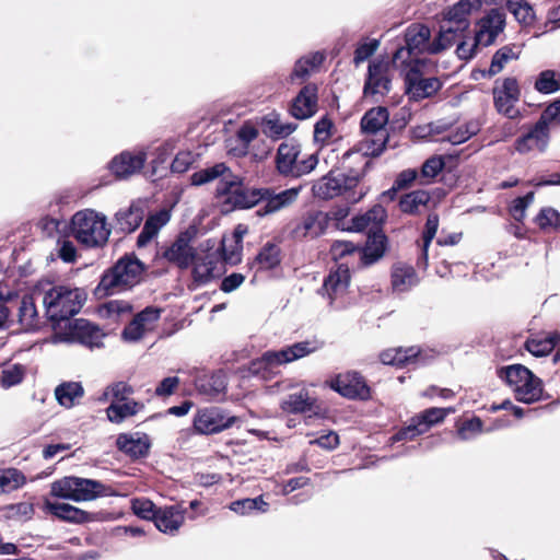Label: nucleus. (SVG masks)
I'll list each match as a JSON object with an SVG mask.
<instances>
[{
	"instance_id": "obj_1",
	"label": "nucleus",
	"mask_w": 560,
	"mask_h": 560,
	"mask_svg": "<svg viewBox=\"0 0 560 560\" xmlns=\"http://www.w3.org/2000/svg\"><path fill=\"white\" fill-rule=\"evenodd\" d=\"M388 121V110L385 107H376L368 110L361 119V128L363 132L372 136L360 143L358 149H352L343 154V161L351 158H360L364 160V167L370 166L369 155H380L387 142V132L385 126Z\"/></svg>"
},
{
	"instance_id": "obj_2",
	"label": "nucleus",
	"mask_w": 560,
	"mask_h": 560,
	"mask_svg": "<svg viewBox=\"0 0 560 560\" xmlns=\"http://www.w3.org/2000/svg\"><path fill=\"white\" fill-rule=\"evenodd\" d=\"M323 343L316 339L295 342L280 350L266 351L260 358L253 360L248 365L252 375L268 378L273 370L307 357L322 348Z\"/></svg>"
},
{
	"instance_id": "obj_3",
	"label": "nucleus",
	"mask_w": 560,
	"mask_h": 560,
	"mask_svg": "<svg viewBox=\"0 0 560 560\" xmlns=\"http://www.w3.org/2000/svg\"><path fill=\"white\" fill-rule=\"evenodd\" d=\"M70 232L84 247L101 248L109 238L110 228L105 214L93 209H84L73 214Z\"/></svg>"
},
{
	"instance_id": "obj_4",
	"label": "nucleus",
	"mask_w": 560,
	"mask_h": 560,
	"mask_svg": "<svg viewBox=\"0 0 560 560\" xmlns=\"http://www.w3.org/2000/svg\"><path fill=\"white\" fill-rule=\"evenodd\" d=\"M359 248L348 241H336L330 246L331 258L338 264L337 269L330 271L322 287V293L327 295L329 303L343 295L350 283L348 258L358 255Z\"/></svg>"
},
{
	"instance_id": "obj_5",
	"label": "nucleus",
	"mask_w": 560,
	"mask_h": 560,
	"mask_svg": "<svg viewBox=\"0 0 560 560\" xmlns=\"http://www.w3.org/2000/svg\"><path fill=\"white\" fill-rule=\"evenodd\" d=\"M86 300L82 289L57 285L45 292L43 303L49 320L59 323L78 314Z\"/></svg>"
},
{
	"instance_id": "obj_6",
	"label": "nucleus",
	"mask_w": 560,
	"mask_h": 560,
	"mask_svg": "<svg viewBox=\"0 0 560 560\" xmlns=\"http://www.w3.org/2000/svg\"><path fill=\"white\" fill-rule=\"evenodd\" d=\"M142 271V262L135 256L126 255L104 272L96 292L100 295H112L126 290L139 281Z\"/></svg>"
},
{
	"instance_id": "obj_7",
	"label": "nucleus",
	"mask_w": 560,
	"mask_h": 560,
	"mask_svg": "<svg viewBox=\"0 0 560 560\" xmlns=\"http://www.w3.org/2000/svg\"><path fill=\"white\" fill-rule=\"evenodd\" d=\"M50 494L60 499L83 502L112 495L113 490L98 480L68 476L51 483Z\"/></svg>"
},
{
	"instance_id": "obj_8",
	"label": "nucleus",
	"mask_w": 560,
	"mask_h": 560,
	"mask_svg": "<svg viewBox=\"0 0 560 560\" xmlns=\"http://www.w3.org/2000/svg\"><path fill=\"white\" fill-rule=\"evenodd\" d=\"M498 376L513 390L516 400L533 404L542 396L541 381L522 364L503 366Z\"/></svg>"
},
{
	"instance_id": "obj_9",
	"label": "nucleus",
	"mask_w": 560,
	"mask_h": 560,
	"mask_svg": "<svg viewBox=\"0 0 560 560\" xmlns=\"http://www.w3.org/2000/svg\"><path fill=\"white\" fill-rule=\"evenodd\" d=\"M404 62V80L406 94L411 101H420L434 95L442 86L435 77H424L427 61L424 59H410Z\"/></svg>"
},
{
	"instance_id": "obj_10",
	"label": "nucleus",
	"mask_w": 560,
	"mask_h": 560,
	"mask_svg": "<svg viewBox=\"0 0 560 560\" xmlns=\"http://www.w3.org/2000/svg\"><path fill=\"white\" fill-rule=\"evenodd\" d=\"M300 144L282 142L277 150L276 165L283 176L301 177L311 173L318 164V156L312 153L300 158Z\"/></svg>"
},
{
	"instance_id": "obj_11",
	"label": "nucleus",
	"mask_w": 560,
	"mask_h": 560,
	"mask_svg": "<svg viewBox=\"0 0 560 560\" xmlns=\"http://www.w3.org/2000/svg\"><path fill=\"white\" fill-rule=\"evenodd\" d=\"M393 78L394 68L388 60L374 59L370 61L363 85L364 97L378 102L390 92Z\"/></svg>"
},
{
	"instance_id": "obj_12",
	"label": "nucleus",
	"mask_w": 560,
	"mask_h": 560,
	"mask_svg": "<svg viewBox=\"0 0 560 560\" xmlns=\"http://www.w3.org/2000/svg\"><path fill=\"white\" fill-rule=\"evenodd\" d=\"M366 168L363 166L361 174L357 173L352 176H346L343 173L331 171L313 185V194L319 199H332L343 191L352 189Z\"/></svg>"
},
{
	"instance_id": "obj_13",
	"label": "nucleus",
	"mask_w": 560,
	"mask_h": 560,
	"mask_svg": "<svg viewBox=\"0 0 560 560\" xmlns=\"http://www.w3.org/2000/svg\"><path fill=\"white\" fill-rule=\"evenodd\" d=\"M521 97V90L515 78H505L502 83L493 88V103L497 112L509 119H517L521 116L516 107Z\"/></svg>"
},
{
	"instance_id": "obj_14",
	"label": "nucleus",
	"mask_w": 560,
	"mask_h": 560,
	"mask_svg": "<svg viewBox=\"0 0 560 560\" xmlns=\"http://www.w3.org/2000/svg\"><path fill=\"white\" fill-rule=\"evenodd\" d=\"M147 158L148 153L144 148L125 150L110 160L108 168L115 177L125 179L139 173L143 168Z\"/></svg>"
},
{
	"instance_id": "obj_15",
	"label": "nucleus",
	"mask_w": 560,
	"mask_h": 560,
	"mask_svg": "<svg viewBox=\"0 0 560 560\" xmlns=\"http://www.w3.org/2000/svg\"><path fill=\"white\" fill-rule=\"evenodd\" d=\"M235 420V417L226 416L220 408H203L194 418V429L200 434H213L231 428Z\"/></svg>"
},
{
	"instance_id": "obj_16",
	"label": "nucleus",
	"mask_w": 560,
	"mask_h": 560,
	"mask_svg": "<svg viewBox=\"0 0 560 560\" xmlns=\"http://www.w3.org/2000/svg\"><path fill=\"white\" fill-rule=\"evenodd\" d=\"M432 358V351H427L415 346L409 348L387 349L380 354V360L383 364L399 368L409 366L411 364H425Z\"/></svg>"
},
{
	"instance_id": "obj_17",
	"label": "nucleus",
	"mask_w": 560,
	"mask_h": 560,
	"mask_svg": "<svg viewBox=\"0 0 560 560\" xmlns=\"http://www.w3.org/2000/svg\"><path fill=\"white\" fill-rule=\"evenodd\" d=\"M328 386L341 396L350 399H368L370 388L358 372L338 374L327 382Z\"/></svg>"
},
{
	"instance_id": "obj_18",
	"label": "nucleus",
	"mask_w": 560,
	"mask_h": 560,
	"mask_svg": "<svg viewBox=\"0 0 560 560\" xmlns=\"http://www.w3.org/2000/svg\"><path fill=\"white\" fill-rule=\"evenodd\" d=\"M430 30L421 24L410 25L405 33L406 47L398 48L394 56L393 62H397L406 55L408 60L413 59L411 56L418 52H428L430 46Z\"/></svg>"
},
{
	"instance_id": "obj_19",
	"label": "nucleus",
	"mask_w": 560,
	"mask_h": 560,
	"mask_svg": "<svg viewBox=\"0 0 560 560\" xmlns=\"http://www.w3.org/2000/svg\"><path fill=\"white\" fill-rule=\"evenodd\" d=\"M218 179L217 194L221 196L222 192L229 190L231 185L235 183L236 175H234L224 163H217L210 167L195 172L190 176V182L194 186H201Z\"/></svg>"
},
{
	"instance_id": "obj_20",
	"label": "nucleus",
	"mask_w": 560,
	"mask_h": 560,
	"mask_svg": "<svg viewBox=\"0 0 560 560\" xmlns=\"http://www.w3.org/2000/svg\"><path fill=\"white\" fill-rule=\"evenodd\" d=\"M220 257L217 252L195 254L192 258V289L205 285L214 279L221 271L218 269Z\"/></svg>"
},
{
	"instance_id": "obj_21",
	"label": "nucleus",
	"mask_w": 560,
	"mask_h": 560,
	"mask_svg": "<svg viewBox=\"0 0 560 560\" xmlns=\"http://www.w3.org/2000/svg\"><path fill=\"white\" fill-rule=\"evenodd\" d=\"M300 190L301 187H298L276 192L272 188H261L260 202L264 205L257 209L256 214L258 217L270 215L289 207L296 200Z\"/></svg>"
},
{
	"instance_id": "obj_22",
	"label": "nucleus",
	"mask_w": 560,
	"mask_h": 560,
	"mask_svg": "<svg viewBox=\"0 0 560 560\" xmlns=\"http://www.w3.org/2000/svg\"><path fill=\"white\" fill-rule=\"evenodd\" d=\"M505 26V13L501 9L490 10L479 22L476 33V45L487 47L492 45Z\"/></svg>"
},
{
	"instance_id": "obj_23",
	"label": "nucleus",
	"mask_w": 560,
	"mask_h": 560,
	"mask_svg": "<svg viewBox=\"0 0 560 560\" xmlns=\"http://www.w3.org/2000/svg\"><path fill=\"white\" fill-rule=\"evenodd\" d=\"M317 85L308 83L304 85L299 94L292 100L290 114L300 120L314 116L317 112Z\"/></svg>"
},
{
	"instance_id": "obj_24",
	"label": "nucleus",
	"mask_w": 560,
	"mask_h": 560,
	"mask_svg": "<svg viewBox=\"0 0 560 560\" xmlns=\"http://www.w3.org/2000/svg\"><path fill=\"white\" fill-rule=\"evenodd\" d=\"M221 196H225L224 202L231 207L246 209L257 206L261 200L262 192L261 188H244L240 177L236 176L235 183Z\"/></svg>"
},
{
	"instance_id": "obj_25",
	"label": "nucleus",
	"mask_w": 560,
	"mask_h": 560,
	"mask_svg": "<svg viewBox=\"0 0 560 560\" xmlns=\"http://www.w3.org/2000/svg\"><path fill=\"white\" fill-rule=\"evenodd\" d=\"M550 130L538 121L522 137L515 141V151L527 154L534 150L544 152L549 144Z\"/></svg>"
},
{
	"instance_id": "obj_26",
	"label": "nucleus",
	"mask_w": 560,
	"mask_h": 560,
	"mask_svg": "<svg viewBox=\"0 0 560 560\" xmlns=\"http://www.w3.org/2000/svg\"><path fill=\"white\" fill-rule=\"evenodd\" d=\"M195 254L190 245V235L188 232L180 233L162 253L167 261L182 269H186L191 264Z\"/></svg>"
},
{
	"instance_id": "obj_27",
	"label": "nucleus",
	"mask_w": 560,
	"mask_h": 560,
	"mask_svg": "<svg viewBox=\"0 0 560 560\" xmlns=\"http://www.w3.org/2000/svg\"><path fill=\"white\" fill-rule=\"evenodd\" d=\"M145 207V200L137 199L128 208L117 211L115 214L117 228L124 233L136 231L143 220Z\"/></svg>"
},
{
	"instance_id": "obj_28",
	"label": "nucleus",
	"mask_w": 560,
	"mask_h": 560,
	"mask_svg": "<svg viewBox=\"0 0 560 560\" xmlns=\"http://www.w3.org/2000/svg\"><path fill=\"white\" fill-rule=\"evenodd\" d=\"M184 514L179 505L160 508L155 511L154 524L160 532L174 535L184 523Z\"/></svg>"
},
{
	"instance_id": "obj_29",
	"label": "nucleus",
	"mask_w": 560,
	"mask_h": 560,
	"mask_svg": "<svg viewBox=\"0 0 560 560\" xmlns=\"http://www.w3.org/2000/svg\"><path fill=\"white\" fill-rule=\"evenodd\" d=\"M325 60L323 52L316 51L305 55L294 63L289 81L292 84L304 83L314 72H316Z\"/></svg>"
},
{
	"instance_id": "obj_30",
	"label": "nucleus",
	"mask_w": 560,
	"mask_h": 560,
	"mask_svg": "<svg viewBox=\"0 0 560 560\" xmlns=\"http://www.w3.org/2000/svg\"><path fill=\"white\" fill-rule=\"evenodd\" d=\"M482 0H460L454 4L445 14V24L453 25L460 32L469 26L468 15L480 9Z\"/></svg>"
},
{
	"instance_id": "obj_31",
	"label": "nucleus",
	"mask_w": 560,
	"mask_h": 560,
	"mask_svg": "<svg viewBox=\"0 0 560 560\" xmlns=\"http://www.w3.org/2000/svg\"><path fill=\"white\" fill-rule=\"evenodd\" d=\"M13 308L18 310L19 322L24 330H35L39 327V317L34 299L30 295L20 296L13 292Z\"/></svg>"
},
{
	"instance_id": "obj_32",
	"label": "nucleus",
	"mask_w": 560,
	"mask_h": 560,
	"mask_svg": "<svg viewBox=\"0 0 560 560\" xmlns=\"http://www.w3.org/2000/svg\"><path fill=\"white\" fill-rule=\"evenodd\" d=\"M45 510L54 516L73 524H83L94 520L93 515L69 503L45 501Z\"/></svg>"
},
{
	"instance_id": "obj_33",
	"label": "nucleus",
	"mask_w": 560,
	"mask_h": 560,
	"mask_svg": "<svg viewBox=\"0 0 560 560\" xmlns=\"http://www.w3.org/2000/svg\"><path fill=\"white\" fill-rule=\"evenodd\" d=\"M199 394L208 399L220 398L226 389V378L223 372L218 371L212 374H202L195 381Z\"/></svg>"
},
{
	"instance_id": "obj_34",
	"label": "nucleus",
	"mask_w": 560,
	"mask_h": 560,
	"mask_svg": "<svg viewBox=\"0 0 560 560\" xmlns=\"http://www.w3.org/2000/svg\"><path fill=\"white\" fill-rule=\"evenodd\" d=\"M392 288L397 293L411 290L419 283V277L411 265L398 261L392 267Z\"/></svg>"
},
{
	"instance_id": "obj_35",
	"label": "nucleus",
	"mask_w": 560,
	"mask_h": 560,
	"mask_svg": "<svg viewBox=\"0 0 560 560\" xmlns=\"http://www.w3.org/2000/svg\"><path fill=\"white\" fill-rule=\"evenodd\" d=\"M73 340L89 348L102 346L103 331L94 324L85 319H77L72 328Z\"/></svg>"
},
{
	"instance_id": "obj_36",
	"label": "nucleus",
	"mask_w": 560,
	"mask_h": 560,
	"mask_svg": "<svg viewBox=\"0 0 560 560\" xmlns=\"http://www.w3.org/2000/svg\"><path fill=\"white\" fill-rule=\"evenodd\" d=\"M171 214L167 210L162 209L150 214L143 225L141 233L137 238V246H147L159 233V231L168 223Z\"/></svg>"
},
{
	"instance_id": "obj_37",
	"label": "nucleus",
	"mask_w": 560,
	"mask_h": 560,
	"mask_svg": "<svg viewBox=\"0 0 560 560\" xmlns=\"http://www.w3.org/2000/svg\"><path fill=\"white\" fill-rule=\"evenodd\" d=\"M316 399L312 397L306 388H300L299 390L285 396L280 407L283 411L289 413H304L312 411L315 407Z\"/></svg>"
},
{
	"instance_id": "obj_38",
	"label": "nucleus",
	"mask_w": 560,
	"mask_h": 560,
	"mask_svg": "<svg viewBox=\"0 0 560 560\" xmlns=\"http://www.w3.org/2000/svg\"><path fill=\"white\" fill-rule=\"evenodd\" d=\"M117 447L127 455L139 458L148 454L150 443L145 435L120 434L116 441Z\"/></svg>"
},
{
	"instance_id": "obj_39",
	"label": "nucleus",
	"mask_w": 560,
	"mask_h": 560,
	"mask_svg": "<svg viewBox=\"0 0 560 560\" xmlns=\"http://www.w3.org/2000/svg\"><path fill=\"white\" fill-rule=\"evenodd\" d=\"M455 412L454 408H428L424 411L412 417L418 429L421 430V434L427 433L433 425L444 421L450 415Z\"/></svg>"
},
{
	"instance_id": "obj_40",
	"label": "nucleus",
	"mask_w": 560,
	"mask_h": 560,
	"mask_svg": "<svg viewBox=\"0 0 560 560\" xmlns=\"http://www.w3.org/2000/svg\"><path fill=\"white\" fill-rule=\"evenodd\" d=\"M430 200V194L425 190L419 189L401 196L398 206L402 213L416 215L427 208Z\"/></svg>"
},
{
	"instance_id": "obj_41",
	"label": "nucleus",
	"mask_w": 560,
	"mask_h": 560,
	"mask_svg": "<svg viewBox=\"0 0 560 560\" xmlns=\"http://www.w3.org/2000/svg\"><path fill=\"white\" fill-rule=\"evenodd\" d=\"M386 236L381 233H374L369 236L363 249H359L358 256L364 266H370L377 261L385 252Z\"/></svg>"
},
{
	"instance_id": "obj_42",
	"label": "nucleus",
	"mask_w": 560,
	"mask_h": 560,
	"mask_svg": "<svg viewBox=\"0 0 560 560\" xmlns=\"http://www.w3.org/2000/svg\"><path fill=\"white\" fill-rule=\"evenodd\" d=\"M328 225V215L322 211L308 212L299 225L304 236L315 238L322 235Z\"/></svg>"
},
{
	"instance_id": "obj_43",
	"label": "nucleus",
	"mask_w": 560,
	"mask_h": 560,
	"mask_svg": "<svg viewBox=\"0 0 560 560\" xmlns=\"http://www.w3.org/2000/svg\"><path fill=\"white\" fill-rule=\"evenodd\" d=\"M143 404L136 400H124L110 404L106 409L107 418L113 423H120L125 419L137 415Z\"/></svg>"
},
{
	"instance_id": "obj_44",
	"label": "nucleus",
	"mask_w": 560,
	"mask_h": 560,
	"mask_svg": "<svg viewBox=\"0 0 560 560\" xmlns=\"http://www.w3.org/2000/svg\"><path fill=\"white\" fill-rule=\"evenodd\" d=\"M560 340L559 334L537 335L526 340L525 348L535 357L548 355Z\"/></svg>"
},
{
	"instance_id": "obj_45",
	"label": "nucleus",
	"mask_w": 560,
	"mask_h": 560,
	"mask_svg": "<svg viewBox=\"0 0 560 560\" xmlns=\"http://www.w3.org/2000/svg\"><path fill=\"white\" fill-rule=\"evenodd\" d=\"M83 395L84 389L79 382H66L58 385L55 389L57 401L66 408L73 407Z\"/></svg>"
},
{
	"instance_id": "obj_46",
	"label": "nucleus",
	"mask_w": 560,
	"mask_h": 560,
	"mask_svg": "<svg viewBox=\"0 0 560 560\" xmlns=\"http://www.w3.org/2000/svg\"><path fill=\"white\" fill-rule=\"evenodd\" d=\"M520 54L521 48L517 45H506L497 50L488 69L489 77L500 73L510 61L518 59Z\"/></svg>"
},
{
	"instance_id": "obj_47",
	"label": "nucleus",
	"mask_w": 560,
	"mask_h": 560,
	"mask_svg": "<svg viewBox=\"0 0 560 560\" xmlns=\"http://www.w3.org/2000/svg\"><path fill=\"white\" fill-rule=\"evenodd\" d=\"M459 30L453 25L444 24L441 26L439 35L431 42L429 46V54L435 55L453 46L455 40L462 36Z\"/></svg>"
},
{
	"instance_id": "obj_48",
	"label": "nucleus",
	"mask_w": 560,
	"mask_h": 560,
	"mask_svg": "<svg viewBox=\"0 0 560 560\" xmlns=\"http://www.w3.org/2000/svg\"><path fill=\"white\" fill-rule=\"evenodd\" d=\"M280 247L273 243H266L256 255L254 266L258 270L273 269L280 264Z\"/></svg>"
},
{
	"instance_id": "obj_49",
	"label": "nucleus",
	"mask_w": 560,
	"mask_h": 560,
	"mask_svg": "<svg viewBox=\"0 0 560 560\" xmlns=\"http://www.w3.org/2000/svg\"><path fill=\"white\" fill-rule=\"evenodd\" d=\"M439 229V215L436 213H430L427 218V222L423 231V246L422 254L418 259V265L422 268H427L428 266V248L434 238Z\"/></svg>"
},
{
	"instance_id": "obj_50",
	"label": "nucleus",
	"mask_w": 560,
	"mask_h": 560,
	"mask_svg": "<svg viewBox=\"0 0 560 560\" xmlns=\"http://www.w3.org/2000/svg\"><path fill=\"white\" fill-rule=\"evenodd\" d=\"M268 506L269 504L262 499V495H258L256 498L236 500L230 504V510L237 514L245 515L253 511L264 513L268 510Z\"/></svg>"
},
{
	"instance_id": "obj_51",
	"label": "nucleus",
	"mask_w": 560,
	"mask_h": 560,
	"mask_svg": "<svg viewBox=\"0 0 560 560\" xmlns=\"http://www.w3.org/2000/svg\"><path fill=\"white\" fill-rule=\"evenodd\" d=\"M506 7L520 23L524 25L534 23L535 11L528 2L524 0H509Z\"/></svg>"
},
{
	"instance_id": "obj_52",
	"label": "nucleus",
	"mask_w": 560,
	"mask_h": 560,
	"mask_svg": "<svg viewBox=\"0 0 560 560\" xmlns=\"http://www.w3.org/2000/svg\"><path fill=\"white\" fill-rule=\"evenodd\" d=\"M296 129V125L284 122L278 117H267L264 120V132L270 137L284 138Z\"/></svg>"
},
{
	"instance_id": "obj_53",
	"label": "nucleus",
	"mask_w": 560,
	"mask_h": 560,
	"mask_svg": "<svg viewBox=\"0 0 560 560\" xmlns=\"http://www.w3.org/2000/svg\"><path fill=\"white\" fill-rule=\"evenodd\" d=\"M480 130V124L478 120H470L464 125H460L456 128L455 131L451 132L448 136L444 137L443 141H448L452 144H460L472 136L477 135Z\"/></svg>"
},
{
	"instance_id": "obj_54",
	"label": "nucleus",
	"mask_w": 560,
	"mask_h": 560,
	"mask_svg": "<svg viewBox=\"0 0 560 560\" xmlns=\"http://www.w3.org/2000/svg\"><path fill=\"white\" fill-rule=\"evenodd\" d=\"M24 482L25 477L20 470L15 468L0 470V493L18 489Z\"/></svg>"
},
{
	"instance_id": "obj_55",
	"label": "nucleus",
	"mask_w": 560,
	"mask_h": 560,
	"mask_svg": "<svg viewBox=\"0 0 560 560\" xmlns=\"http://www.w3.org/2000/svg\"><path fill=\"white\" fill-rule=\"evenodd\" d=\"M535 89L539 93L551 94L560 90V81L556 79L552 70L541 71L535 82Z\"/></svg>"
},
{
	"instance_id": "obj_56",
	"label": "nucleus",
	"mask_w": 560,
	"mask_h": 560,
	"mask_svg": "<svg viewBox=\"0 0 560 560\" xmlns=\"http://www.w3.org/2000/svg\"><path fill=\"white\" fill-rule=\"evenodd\" d=\"M535 222L541 230L549 228L560 230V213L551 207L542 208L536 215Z\"/></svg>"
},
{
	"instance_id": "obj_57",
	"label": "nucleus",
	"mask_w": 560,
	"mask_h": 560,
	"mask_svg": "<svg viewBox=\"0 0 560 560\" xmlns=\"http://www.w3.org/2000/svg\"><path fill=\"white\" fill-rule=\"evenodd\" d=\"M14 295L8 285L0 283V328L3 327L13 310Z\"/></svg>"
},
{
	"instance_id": "obj_58",
	"label": "nucleus",
	"mask_w": 560,
	"mask_h": 560,
	"mask_svg": "<svg viewBox=\"0 0 560 560\" xmlns=\"http://www.w3.org/2000/svg\"><path fill=\"white\" fill-rule=\"evenodd\" d=\"M378 46V39H365L359 43L354 50L353 63L355 66H359L360 63L369 59L372 55H374Z\"/></svg>"
},
{
	"instance_id": "obj_59",
	"label": "nucleus",
	"mask_w": 560,
	"mask_h": 560,
	"mask_svg": "<svg viewBox=\"0 0 560 560\" xmlns=\"http://www.w3.org/2000/svg\"><path fill=\"white\" fill-rule=\"evenodd\" d=\"M482 432V421L478 417L465 420L457 429V435L463 441H468Z\"/></svg>"
},
{
	"instance_id": "obj_60",
	"label": "nucleus",
	"mask_w": 560,
	"mask_h": 560,
	"mask_svg": "<svg viewBox=\"0 0 560 560\" xmlns=\"http://www.w3.org/2000/svg\"><path fill=\"white\" fill-rule=\"evenodd\" d=\"M444 167V162L440 156H432L428 159L421 167L420 184L429 183L434 178Z\"/></svg>"
},
{
	"instance_id": "obj_61",
	"label": "nucleus",
	"mask_w": 560,
	"mask_h": 560,
	"mask_svg": "<svg viewBox=\"0 0 560 560\" xmlns=\"http://www.w3.org/2000/svg\"><path fill=\"white\" fill-rule=\"evenodd\" d=\"M243 244L233 243L230 241V244L226 240L222 241L221 245V258L224 262L229 265H236L241 261Z\"/></svg>"
},
{
	"instance_id": "obj_62",
	"label": "nucleus",
	"mask_w": 560,
	"mask_h": 560,
	"mask_svg": "<svg viewBox=\"0 0 560 560\" xmlns=\"http://www.w3.org/2000/svg\"><path fill=\"white\" fill-rule=\"evenodd\" d=\"M24 369L22 365L13 364L2 370L1 384L3 387H11L23 380Z\"/></svg>"
},
{
	"instance_id": "obj_63",
	"label": "nucleus",
	"mask_w": 560,
	"mask_h": 560,
	"mask_svg": "<svg viewBox=\"0 0 560 560\" xmlns=\"http://www.w3.org/2000/svg\"><path fill=\"white\" fill-rule=\"evenodd\" d=\"M236 137L242 142L240 153L245 154L247 152L249 143L258 137V130L253 124L245 122L237 130Z\"/></svg>"
},
{
	"instance_id": "obj_64",
	"label": "nucleus",
	"mask_w": 560,
	"mask_h": 560,
	"mask_svg": "<svg viewBox=\"0 0 560 560\" xmlns=\"http://www.w3.org/2000/svg\"><path fill=\"white\" fill-rule=\"evenodd\" d=\"M537 121L548 128L552 122L560 124V100L548 105Z\"/></svg>"
}]
</instances>
